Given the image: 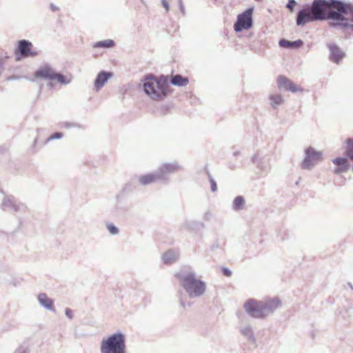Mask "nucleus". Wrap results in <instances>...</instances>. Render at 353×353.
Returning a JSON list of instances; mask_svg holds the SVG:
<instances>
[{
  "instance_id": "1",
  "label": "nucleus",
  "mask_w": 353,
  "mask_h": 353,
  "mask_svg": "<svg viewBox=\"0 0 353 353\" xmlns=\"http://www.w3.org/2000/svg\"><path fill=\"white\" fill-rule=\"evenodd\" d=\"M338 0H313L310 5L301 8L296 17L298 26H304L314 21H336Z\"/></svg>"
},
{
  "instance_id": "2",
  "label": "nucleus",
  "mask_w": 353,
  "mask_h": 353,
  "mask_svg": "<svg viewBox=\"0 0 353 353\" xmlns=\"http://www.w3.org/2000/svg\"><path fill=\"white\" fill-rule=\"evenodd\" d=\"M175 276L190 298L201 297L205 294V283L198 279L196 273L189 268L181 269L175 273Z\"/></svg>"
},
{
  "instance_id": "3",
  "label": "nucleus",
  "mask_w": 353,
  "mask_h": 353,
  "mask_svg": "<svg viewBox=\"0 0 353 353\" xmlns=\"http://www.w3.org/2000/svg\"><path fill=\"white\" fill-rule=\"evenodd\" d=\"M143 86L144 92L151 99L162 100L167 96L169 90L168 77L161 75L159 78H156L152 74H148L145 77Z\"/></svg>"
},
{
  "instance_id": "4",
  "label": "nucleus",
  "mask_w": 353,
  "mask_h": 353,
  "mask_svg": "<svg viewBox=\"0 0 353 353\" xmlns=\"http://www.w3.org/2000/svg\"><path fill=\"white\" fill-rule=\"evenodd\" d=\"M281 304V301L277 298L261 301L251 299L245 303L244 309L250 316L261 319L273 313Z\"/></svg>"
},
{
  "instance_id": "5",
  "label": "nucleus",
  "mask_w": 353,
  "mask_h": 353,
  "mask_svg": "<svg viewBox=\"0 0 353 353\" xmlns=\"http://www.w3.org/2000/svg\"><path fill=\"white\" fill-rule=\"evenodd\" d=\"M101 353H125V338L118 332L103 339L101 343Z\"/></svg>"
},
{
  "instance_id": "6",
  "label": "nucleus",
  "mask_w": 353,
  "mask_h": 353,
  "mask_svg": "<svg viewBox=\"0 0 353 353\" xmlns=\"http://www.w3.org/2000/svg\"><path fill=\"white\" fill-rule=\"evenodd\" d=\"M254 8H249L242 13L238 14L237 19L234 24V30L236 32L249 30L253 25L252 14Z\"/></svg>"
},
{
  "instance_id": "7",
  "label": "nucleus",
  "mask_w": 353,
  "mask_h": 353,
  "mask_svg": "<svg viewBox=\"0 0 353 353\" xmlns=\"http://www.w3.org/2000/svg\"><path fill=\"white\" fill-rule=\"evenodd\" d=\"M322 159V153L312 147L305 150V157L301 163L303 170H311Z\"/></svg>"
},
{
  "instance_id": "8",
  "label": "nucleus",
  "mask_w": 353,
  "mask_h": 353,
  "mask_svg": "<svg viewBox=\"0 0 353 353\" xmlns=\"http://www.w3.org/2000/svg\"><path fill=\"white\" fill-rule=\"evenodd\" d=\"M336 21H350L353 23V3L338 0Z\"/></svg>"
},
{
  "instance_id": "9",
  "label": "nucleus",
  "mask_w": 353,
  "mask_h": 353,
  "mask_svg": "<svg viewBox=\"0 0 353 353\" xmlns=\"http://www.w3.org/2000/svg\"><path fill=\"white\" fill-rule=\"evenodd\" d=\"M181 169V167L176 163H163L162 164L157 173L159 175L161 181L168 183L169 181L168 174L177 172Z\"/></svg>"
},
{
  "instance_id": "10",
  "label": "nucleus",
  "mask_w": 353,
  "mask_h": 353,
  "mask_svg": "<svg viewBox=\"0 0 353 353\" xmlns=\"http://www.w3.org/2000/svg\"><path fill=\"white\" fill-rule=\"evenodd\" d=\"M32 43L26 39L19 41L17 51L23 58L34 57L39 54V52L34 50Z\"/></svg>"
},
{
  "instance_id": "11",
  "label": "nucleus",
  "mask_w": 353,
  "mask_h": 353,
  "mask_svg": "<svg viewBox=\"0 0 353 353\" xmlns=\"http://www.w3.org/2000/svg\"><path fill=\"white\" fill-rule=\"evenodd\" d=\"M1 206L3 208H10L15 212H24L26 210V206L23 203L19 202L12 195L6 196L4 197Z\"/></svg>"
},
{
  "instance_id": "12",
  "label": "nucleus",
  "mask_w": 353,
  "mask_h": 353,
  "mask_svg": "<svg viewBox=\"0 0 353 353\" xmlns=\"http://www.w3.org/2000/svg\"><path fill=\"white\" fill-rule=\"evenodd\" d=\"M277 84L279 88H283L285 90H290L293 93L298 91H303V88H298L292 81L284 76H279L277 79Z\"/></svg>"
},
{
  "instance_id": "13",
  "label": "nucleus",
  "mask_w": 353,
  "mask_h": 353,
  "mask_svg": "<svg viewBox=\"0 0 353 353\" xmlns=\"http://www.w3.org/2000/svg\"><path fill=\"white\" fill-rule=\"evenodd\" d=\"M56 72L49 65H45L39 68L34 73L36 78H40L47 80H54Z\"/></svg>"
},
{
  "instance_id": "14",
  "label": "nucleus",
  "mask_w": 353,
  "mask_h": 353,
  "mask_svg": "<svg viewBox=\"0 0 353 353\" xmlns=\"http://www.w3.org/2000/svg\"><path fill=\"white\" fill-rule=\"evenodd\" d=\"M113 74L111 72L101 71L100 72L94 82V89L97 92L100 90L108 81L110 78L112 77Z\"/></svg>"
},
{
  "instance_id": "15",
  "label": "nucleus",
  "mask_w": 353,
  "mask_h": 353,
  "mask_svg": "<svg viewBox=\"0 0 353 353\" xmlns=\"http://www.w3.org/2000/svg\"><path fill=\"white\" fill-rule=\"evenodd\" d=\"M37 300L41 307L50 312H55L56 310L54 307V301L52 299L49 298L46 293H40L37 296Z\"/></svg>"
},
{
  "instance_id": "16",
  "label": "nucleus",
  "mask_w": 353,
  "mask_h": 353,
  "mask_svg": "<svg viewBox=\"0 0 353 353\" xmlns=\"http://www.w3.org/2000/svg\"><path fill=\"white\" fill-rule=\"evenodd\" d=\"M327 46L330 51V60L334 63H339L343 58L344 53L339 47L334 43L328 44Z\"/></svg>"
},
{
  "instance_id": "17",
  "label": "nucleus",
  "mask_w": 353,
  "mask_h": 353,
  "mask_svg": "<svg viewBox=\"0 0 353 353\" xmlns=\"http://www.w3.org/2000/svg\"><path fill=\"white\" fill-rule=\"evenodd\" d=\"M178 258V251L174 250H169L163 254L161 259L165 264H172L176 262Z\"/></svg>"
},
{
  "instance_id": "18",
  "label": "nucleus",
  "mask_w": 353,
  "mask_h": 353,
  "mask_svg": "<svg viewBox=\"0 0 353 353\" xmlns=\"http://www.w3.org/2000/svg\"><path fill=\"white\" fill-rule=\"evenodd\" d=\"M279 45L281 48H298L301 47L303 45V41L301 39H297L294 41H290L285 39H281L279 41Z\"/></svg>"
},
{
  "instance_id": "19",
  "label": "nucleus",
  "mask_w": 353,
  "mask_h": 353,
  "mask_svg": "<svg viewBox=\"0 0 353 353\" xmlns=\"http://www.w3.org/2000/svg\"><path fill=\"white\" fill-rule=\"evenodd\" d=\"M161 181L157 172L140 176L139 182L142 185H148L153 182Z\"/></svg>"
},
{
  "instance_id": "20",
  "label": "nucleus",
  "mask_w": 353,
  "mask_h": 353,
  "mask_svg": "<svg viewBox=\"0 0 353 353\" xmlns=\"http://www.w3.org/2000/svg\"><path fill=\"white\" fill-rule=\"evenodd\" d=\"M189 82L187 77H183L181 74L172 75L170 79V83L173 85L179 87L185 86Z\"/></svg>"
},
{
  "instance_id": "21",
  "label": "nucleus",
  "mask_w": 353,
  "mask_h": 353,
  "mask_svg": "<svg viewBox=\"0 0 353 353\" xmlns=\"http://www.w3.org/2000/svg\"><path fill=\"white\" fill-rule=\"evenodd\" d=\"M240 332L248 341L252 343H256V339L254 336L253 331L250 325H246L240 328Z\"/></svg>"
},
{
  "instance_id": "22",
  "label": "nucleus",
  "mask_w": 353,
  "mask_h": 353,
  "mask_svg": "<svg viewBox=\"0 0 353 353\" xmlns=\"http://www.w3.org/2000/svg\"><path fill=\"white\" fill-rule=\"evenodd\" d=\"M269 100L271 106L276 109L278 105L282 104L284 102V99L281 94H272L269 96Z\"/></svg>"
},
{
  "instance_id": "23",
  "label": "nucleus",
  "mask_w": 353,
  "mask_h": 353,
  "mask_svg": "<svg viewBox=\"0 0 353 353\" xmlns=\"http://www.w3.org/2000/svg\"><path fill=\"white\" fill-rule=\"evenodd\" d=\"M245 202L243 196H237L233 201L232 208L236 211L242 210L244 208Z\"/></svg>"
},
{
  "instance_id": "24",
  "label": "nucleus",
  "mask_w": 353,
  "mask_h": 353,
  "mask_svg": "<svg viewBox=\"0 0 353 353\" xmlns=\"http://www.w3.org/2000/svg\"><path fill=\"white\" fill-rule=\"evenodd\" d=\"M344 154L348 158H353V139L349 138L345 141Z\"/></svg>"
},
{
  "instance_id": "25",
  "label": "nucleus",
  "mask_w": 353,
  "mask_h": 353,
  "mask_svg": "<svg viewBox=\"0 0 353 353\" xmlns=\"http://www.w3.org/2000/svg\"><path fill=\"white\" fill-rule=\"evenodd\" d=\"M54 80H57L61 85H68L71 81V77H67L61 73L56 72L54 77Z\"/></svg>"
},
{
  "instance_id": "26",
  "label": "nucleus",
  "mask_w": 353,
  "mask_h": 353,
  "mask_svg": "<svg viewBox=\"0 0 353 353\" xmlns=\"http://www.w3.org/2000/svg\"><path fill=\"white\" fill-rule=\"evenodd\" d=\"M114 41L112 39H107L104 41H101L95 43L93 46L94 48H110L114 46Z\"/></svg>"
},
{
  "instance_id": "27",
  "label": "nucleus",
  "mask_w": 353,
  "mask_h": 353,
  "mask_svg": "<svg viewBox=\"0 0 353 353\" xmlns=\"http://www.w3.org/2000/svg\"><path fill=\"white\" fill-rule=\"evenodd\" d=\"M9 58L8 53L4 50L0 51V76L4 71V64L6 59Z\"/></svg>"
},
{
  "instance_id": "28",
  "label": "nucleus",
  "mask_w": 353,
  "mask_h": 353,
  "mask_svg": "<svg viewBox=\"0 0 353 353\" xmlns=\"http://www.w3.org/2000/svg\"><path fill=\"white\" fill-rule=\"evenodd\" d=\"M348 159L346 156L345 157H336L333 159L332 162L336 165H349L347 163Z\"/></svg>"
},
{
  "instance_id": "29",
  "label": "nucleus",
  "mask_w": 353,
  "mask_h": 353,
  "mask_svg": "<svg viewBox=\"0 0 353 353\" xmlns=\"http://www.w3.org/2000/svg\"><path fill=\"white\" fill-rule=\"evenodd\" d=\"M329 27L330 28H339L344 30L345 21H334L328 23Z\"/></svg>"
},
{
  "instance_id": "30",
  "label": "nucleus",
  "mask_w": 353,
  "mask_h": 353,
  "mask_svg": "<svg viewBox=\"0 0 353 353\" xmlns=\"http://www.w3.org/2000/svg\"><path fill=\"white\" fill-rule=\"evenodd\" d=\"M196 224H200L203 228L204 227V224L202 223H197L196 221H185L181 225V228L192 229L193 226Z\"/></svg>"
},
{
  "instance_id": "31",
  "label": "nucleus",
  "mask_w": 353,
  "mask_h": 353,
  "mask_svg": "<svg viewBox=\"0 0 353 353\" xmlns=\"http://www.w3.org/2000/svg\"><path fill=\"white\" fill-rule=\"evenodd\" d=\"M107 228L109 231V232L113 235L118 234L119 232V230L117 227H116L112 223H108L107 224Z\"/></svg>"
},
{
  "instance_id": "32",
  "label": "nucleus",
  "mask_w": 353,
  "mask_h": 353,
  "mask_svg": "<svg viewBox=\"0 0 353 353\" xmlns=\"http://www.w3.org/2000/svg\"><path fill=\"white\" fill-rule=\"evenodd\" d=\"M350 168V165H338L336 168L334 169V173L335 174H340L341 173L345 172Z\"/></svg>"
},
{
  "instance_id": "33",
  "label": "nucleus",
  "mask_w": 353,
  "mask_h": 353,
  "mask_svg": "<svg viewBox=\"0 0 353 353\" xmlns=\"http://www.w3.org/2000/svg\"><path fill=\"white\" fill-rule=\"evenodd\" d=\"M208 179H209L210 185H211V190H212V192H214L217 190L216 183L208 172Z\"/></svg>"
},
{
  "instance_id": "34",
  "label": "nucleus",
  "mask_w": 353,
  "mask_h": 353,
  "mask_svg": "<svg viewBox=\"0 0 353 353\" xmlns=\"http://www.w3.org/2000/svg\"><path fill=\"white\" fill-rule=\"evenodd\" d=\"M63 136V133L61 132H57L54 134H52L51 136H50L47 140H46V142L47 141H49L50 140H53V139H61L62 138Z\"/></svg>"
},
{
  "instance_id": "35",
  "label": "nucleus",
  "mask_w": 353,
  "mask_h": 353,
  "mask_svg": "<svg viewBox=\"0 0 353 353\" xmlns=\"http://www.w3.org/2000/svg\"><path fill=\"white\" fill-rule=\"evenodd\" d=\"M258 168H259L262 172H265L269 169V165L268 163H261L257 165Z\"/></svg>"
},
{
  "instance_id": "36",
  "label": "nucleus",
  "mask_w": 353,
  "mask_h": 353,
  "mask_svg": "<svg viewBox=\"0 0 353 353\" xmlns=\"http://www.w3.org/2000/svg\"><path fill=\"white\" fill-rule=\"evenodd\" d=\"M177 1H178L179 10L181 12L182 15L184 16L185 14V6H184L183 0H177Z\"/></svg>"
},
{
  "instance_id": "37",
  "label": "nucleus",
  "mask_w": 353,
  "mask_h": 353,
  "mask_svg": "<svg viewBox=\"0 0 353 353\" xmlns=\"http://www.w3.org/2000/svg\"><path fill=\"white\" fill-rule=\"evenodd\" d=\"M296 1L295 0H288V2L286 5V7L290 10H293L294 6H296Z\"/></svg>"
},
{
  "instance_id": "38",
  "label": "nucleus",
  "mask_w": 353,
  "mask_h": 353,
  "mask_svg": "<svg viewBox=\"0 0 353 353\" xmlns=\"http://www.w3.org/2000/svg\"><path fill=\"white\" fill-rule=\"evenodd\" d=\"M65 314L69 319H72L74 317L72 310L68 307L65 309Z\"/></svg>"
},
{
  "instance_id": "39",
  "label": "nucleus",
  "mask_w": 353,
  "mask_h": 353,
  "mask_svg": "<svg viewBox=\"0 0 353 353\" xmlns=\"http://www.w3.org/2000/svg\"><path fill=\"white\" fill-rule=\"evenodd\" d=\"M213 216L212 213L210 211H207L203 214V219L206 221H209Z\"/></svg>"
},
{
  "instance_id": "40",
  "label": "nucleus",
  "mask_w": 353,
  "mask_h": 353,
  "mask_svg": "<svg viewBox=\"0 0 353 353\" xmlns=\"http://www.w3.org/2000/svg\"><path fill=\"white\" fill-rule=\"evenodd\" d=\"M21 79V76L12 74L7 77V81H15V80H19Z\"/></svg>"
},
{
  "instance_id": "41",
  "label": "nucleus",
  "mask_w": 353,
  "mask_h": 353,
  "mask_svg": "<svg viewBox=\"0 0 353 353\" xmlns=\"http://www.w3.org/2000/svg\"><path fill=\"white\" fill-rule=\"evenodd\" d=\"M222 272L225 276H230L232 275V272L228 268H223Z\"/></svg>"
},
{
  "instance_id": "42",
  "label": "nucleus",
  "mask_w": 353,
  "mask_h": 353,
  "mask_svg": "<svg viewBox=\"0 0 353 353\" xmlns=\"http://www.w3.org/2000/svg\"><path fill=\"white\" fill-rule=\"evenodd\" d=\"M180 305L183 308H185L186 306L191 307V303L190 301L185 302L181 298H180Z\"/></svg>"
},
{
  "instance_id": "43",
  "label": "nucleus",
  "mask_w": 353,
  "mask_h": 353,
  "mask_svg": "<svg viewBox=\"0 0 353 353\" xmlns=\"http://www.w3.org/2000/svg\"><path fill=\"white\" fill-rule=\"evenodd\" d=\"M161 3L163 8L165 9L166 12L170 10L169 3L166 0H161Z\"/></svg>"
},
{
  "instance_id": "44",
  "label": "nucleus",
  "mask_w": 353,
  "mask_h": 353,
  "mask_svg": "<svg viewBox=\"0 0 353 353\" xmlns=\"http://www.w3.org/2000/svg\"><path fill=\"white\" fill-rule=\"evenodd\" d=\"M64 126L67 128H71V127H78L79 128L80 125L75 123H65Z\"/></svg>"
},
{
  "instance_id": "45",
  "label": "nucleus",
  "mask_w": 353,
  "mask_h": 353,
  "mask_svg": "<svg viewBox=\"0 0 353 353\" xmlns=\"http://www.w3.org/2000/svg\"><path fill=\"white\" fill-rule=\"evenodd\" d=\"M14 353H28V352L25 347H19L18 349L16 350Z\"/></svg>"
},
{
  "instance_id": "46",
  "label": "nucleus",
  "mask_w": 353,
  "mask_h": 353,
  "mask_svg": "<svg viewBox=\"0 0 353 353\" xmlns=\"http://www.w3.org/2000/svg\"><path fill=\"white\" fill-rule=\"evenodd\" d=\"M345 28H350L352 30H353V24L350 23V21H345L344 29Z\"/></svg>"
},
{
  "instance_id": "47",
  "label": "nucleus",
  "mask_w": 353,
  "mask_h": 353,
  "mask_svg": "<svg viewBox=\"0 0 353 353\" xmlns=\"http://www.w3.org/2000/svg\"><path fill=\"white\" fill-rule=\"evenodd\" d=\"M50 9H51L52 11H54H54H57V10H59V8H58L57 6H55L54 4H53V3H51V4L50 5Z\"/></svg>"
},
{
  "instance_id": "48",
  "label": "nucleus",
  "mask_w": 353,
  "mask_h": 353,
  "mask_svg": "<svg viewBox=\"0 0 353 353\" xmlns=\"http://www.w3.org/2000/svg\"><path fill=\"white\" fill-rule=\"evenodd\" d=\"M239 154H240V152H239V151H236V152H234L233 155H234V156H235V157H236V156H238Z\"/></svg>"
},
{
  "instance_id": "49",
  "label": "nucleus",
  "mask_w": 353,
  "mask_h": 353,
  "mask_svg": "<svg viewBox=\"0 0 353 353\" xmlns=\"http://www.w3.org/2000/svg\"><path fill=\"white\" fill-rule=\"evenodd\" d=\"M350 160H351L352 161V170L353 172V158H350L349 159Z\"/></svg>"
},
{
  "instance_id": "50",
  "label": "nucleus",
  "mask_w": 353,
  "mask_h": 353,
  "mask_svg": "<svg viewBox=\"0 0 353 353\" xmlns=\"http://www.w3.org/2000/svg\"><path fill=\"white\" fill-rule=\"evenodd\" d=\"M48 86L52 87V83H48Z\"/></svg>"
},
{
  "instance_id": "51",
  "label": "nucleus",
  "mask_w": 353,
  "mask_h": 353,
  "mask_svg": "<svg viewBox=\"0 0 353 353\" xmlns=\"http://www.w3.org/2000/svg\"><path fill=\"white\" fill-rule=\"evenodd\" d=\"M255 159H256V157H253V159H252V161H253V162H254V163H256Z\"/></svg>"
},
{
  "instance_id": "52",
  "label": "nucleus",
  "mask_w": 353,
  "mask_h": 353,
  "mask_svg": "<svg viewBox=\"0 0 353 353\" xmlns=\"http://www.w3.org/2000/svg\"><path fill=\"white\" fill-rule=\"evenodd\" d=\"M349 285H350V287H351L352 289L353 288V287H352L351 283H349Z\"/></svg>"
},
{
  "instance_id": "53",
  "label": "nucleus",
  "mask_w": 353,
  "mask_h": 353,
  "mask_svg": "<svg viewBox=\"0 0 353 353\" xmlns=\"http://www.w3.org/2000/svg\"><path fill=\"white\" fill-rule=\"evenodd\" d=\"M37 143V139H34V144H36Z\"/></svg>"
}]
</instances>
